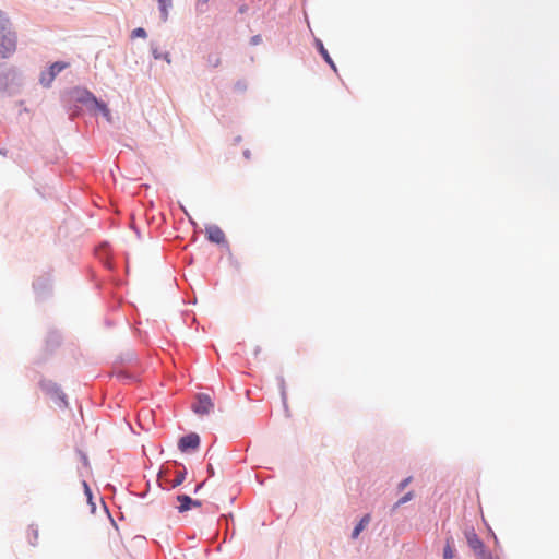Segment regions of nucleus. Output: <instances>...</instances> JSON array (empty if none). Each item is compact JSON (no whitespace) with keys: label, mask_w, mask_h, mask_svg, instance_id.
Instances as JSON below:
<instances>
[{"label":"nucleus","mask_w":559,"mask_h":559,"mask_svg":"<svg viewBox=\"0 0 559 559\" xmlns=\"http://www.w3.org/2000/svg\"><path fill=\"white\" fill-rule=\"evenodd\" d=\"M455 556L454 543L453 538L449 537L445 540V546L443 548V558L444 559H453Z\"/></svg>","instance_id":"nucleus-9"},{"label":"nucleus","mask_w":559,"mask_h":559,"mask_svg":"<svg viewBox=\"0 0 559 559\" xmlns=\"http://www.w3.org/2000/svg\"><path fill=\"white\" fill-rule=\"evenodd\" d=\"M152 53L155 59H164L167 63H170V55L168 52H162L157 47L152 48Z\"/></svg>","instance_id":"nucleus-12"},{"label":"nucleus","mask_w":559,"mask_h":559,"mask_svg":"<svg viewBox=\"0 0 559 559\" xmlns=\"http://www.w3.org/2000/svg\"><path fill=\"white\" fill-rule=\"evenodd\" d=\"M207 239L214 243H224L226 238L224 231L216 225L206 227Z\"/></svg>","instance_id":"nucleus-7"},{"label":"nucleus","mask_w":559,"mask_h":559,"mask_svg":"<svg viewBox=\"0 0 559 559\" xmlns=\"http://www.w3.org/2000/svg\"><path fill=\"white\" fill-rule=\"evenodd\" d=\"M185 480V473L183 472H179L177 473L175 479L173 480V487H177L179 485H181Z\"/></svg>","instance_id":"nucleus-17"},{"label":"nucleus","mask_w":559,"mask_h":559,"mask_svg":"<svg viewBox=\"0 0 559 559\" xmlns=\"http://www.w3.org/2000/svg\"><path fill=\"white\" fill-rule=\"evenodd\" d=\"M412 481V477H407L399 484V489L403 490Z\"/></svg>","instance_id":"nucleus-18"},{"label":"nucleus","mask_w":559,"mask_h":559,"mask_svg":"<svg viewBox=\"0 0 559 559\" xmlns=\"http://www.w3.org/2000/svg\"><path fill=\"white\" fill-rule=\"evenodd\" d=\"M83 486H84V490H85V495L87 497V500H88V502H91V500H92L91 489H90L88 485L86 484V481H83Z\"/></svg>","instance_id":"nucleus-19"},{"label":"nucleus","mask_w":559,"mask_h":559,"mask_svg":"<svg viewBox=\"0 0 559 559\" xmlns=\"http://www.w3.org/2000/svg\"><path fill=\"white\" fill-rule=\"evenodd\" d=\"M146 36H147V34H146L145 29L142 27H138V28L133 29L131 33L132 38H136V37L146 38Z\"/></svg>","instance_id":"nucleus-16"},{"label":"nucleus","mask_w":559,"mask_h":559,"mask_svg":"<svg viewBox=\"0 0 559 559\" xmlns=\"http://www.w3.org/2000/svg\"><path fill=\"white\" fill-rule=\"evenodd\" d=\"M202 485L203 484L198 485L197 488H195V491L201 490Z\"/></svg>","instance_id":"nucleus-21"},{"label":"nucleus","mask_w":559,"mask_h":559,"mask_svg":"<svg viewBox=\"0 0 559 559\" xmlns=\"http://www.w3.org/2000/svg\"><path fill=\"white\" fill-rule=\"evenodd\" d=\"M177 501L179 503L177 506V509L180 513H183V512L190 510L192 507L199 508L202 504L200 500H193L187 495L177 496Z\"/></svg>","instance_id":"nucleus-6"},{"label":"nucleus","mask_w":559,"mask_h":559,"mask_svg":"<svg viewBox=\"0 0 559 559\" xmlns=\"http://www.w3.org/2000/svg\"><path fill=\"white\" fill-rule=\"evenodd\" d=\"M414 497V493L413 491H408L406 495H404L394 506V508H397L406 502H408L409 500H412Z\"/></svg>","instance_id":"nucleus-15"},{"label":"nucleus","mask_w":559,"mask_h":559,"mask_svg":"<svg viewBox=\"0 0 559 559\" xmlns=\"http://www.w3.org/2000/svg\"><path fill=\"white\" fill-rule=\"evenodd\" d=\"M68 66L69 64L67 62L52 63L48 70V72L41 74V76H40L41 84H44L45 86H49L50 83L55 80L56 75L58 73H60L62 70H64L66 68H68Z\"/></svg>","instance_id":"nucleus-3"},{"label":"nucleus","mask_w":559,"mask_h":559,"mask_svg":"<svg viewBox=\"0 0 559 559\" xmlns=\"http://www.w3.org/2000/svg\"><path fill=\"white\" fill-rule=\"evenodd\" d=\"M16 40L12 33L0 32V55L7 57L15 50Z\"/></svg>","instance_id":"nucleus-2"},{"label":"nucleus","mask_w":559,"mask_h":559,"mask_svg":"<svg viewBox=\"0 0 559 559\" xmlns=\"http://www.w3.org/2000/svg\"><path fill=\"white\" fill-rule=\"evenodd\" d=\"M206 61H207V64H209L210 67H212V68H217V67L221 64V62H222L221 57H219V55H217V53H215V55H210V56L207 57V60H206Z\"/></svg>","instance_id":"nucleus-13"},{"label":"nucleus","mask_w":559,"mask_h":559,"mask_svg":"<svg viewBox=\"0 0 559 559\" xmlns=\"http://www.w3.org/2000/svg\"><path fill=\"white\" fill-rule=\"evenodd\" d=\"M40 386H41L44 390H46V391H50V389H51L52 386H55V384H51L50 382H44V381H43V382H40Z\"/></svg>","instance_id":"nucleus-20"},{"label":"nucleus","mask_w":559,"mask_h":559,"mask_svg":"<svg viewBox=\"0 0 559 559\" xmlns=\"http://www.w3.org/2000/svg\"><path fill=\"white\" fill-rule=\"evenodd\" d=\"M92 99L95 103L96 107L100 110V112L107 119V121H111L110 111H109L107 105L102 102H98L95 97H92Z\"/></svg>","instance_id":"nucleus-11"},{"label":"nucleus","mask_w":559,"mask_h":559,"mask_svg":"<svg viewBox=\"0 0 559 559\" xmlns=\"http://www.w3.org/2000/svg\"><path fill=\"white\" fill-rule=\"evenodd\" d=\"M158 2H159L160 11L163 13V17H164V20H166L167 15H168L167 8H168V5H170V0H158Z\"/></svg>","instance_id":"nucleus-14"},{"label":"nucleus","mask_w":559,"mask_h":559,"mask_svg":"<svg viewBox=\"0 0 559 559\" xmlns=\"http://www.w3.org/2000/svg\"><path fill=\"white\" fill-rule=\"evenodd\" d=\"M466 540L476 559H493L491 552L485 548L484 543L475 532L466 533Z\"/></svg>","instance_id":"nucleus-1"},{"label":"nucleus","mask_w":559,"mask_h":559,"mask_svg":"<svg viewBox=\"0 0 559 559\" xmlns=\"http://www.w3.org/2000/svg\"><path fill=\"white\" fill-rule=\"evenodd\" d=\"M200 445V437L199 435L191 432L187 436L180 438L178 442V448L181 452H187L189 450H197Z\"/></svg>","instance_id":"nucleus-4"},{"label":"nucleus","mask_w":559,"mask_h":559,"mask_svg":"<svg viewBox=\"0 0 559 559\" xmlns=\"http://www.w3.org/2000/svg\"><path fill=\"white\" fill-rule=\"evenodd\" d=\"M371 520L370 514H366L362 516V519L359 521V523L356 525V527L353 531L352 537L355 539L359 536L360 532L369 524Z\"/></svg>","instance_id":"nucleus-8"},{"label":"nucleus","mask_w":559,"mask_h":559,"mask_svg":"<svg viewBox=\"0 0 559 559\" xmlns=\"http://www.w3.org/2000/svg\"><path fill=\"white\" fill-rule=\"evenodd\" d=\"M318 48H319V51L320 53L322 55V57L324 58V60L331 66V68L336 71V67H335V63L333 62V60L331 59L328 50L324 48L323 44L321 41L318 43Z\"/></svg>","instance_id":"nucleus-10"},{"label":"nucleus","mask_w":559,"mask_h":559,"mask_svg":"<svg viewBox=\"0 0 559 559\" xmlns=\"http://www.w3.org/2000/svg\"><path fill=\"white\" fill-rule=\"evenodd\" d=\"M213 402L206 394H200L197 403L193 405V411L199 415L209 414L213 409Z\"/></svg>","instance_id":"nucleus-5"}]
</instances>
